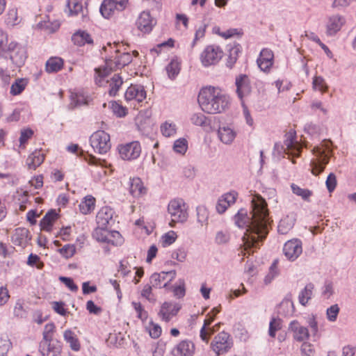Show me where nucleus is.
Masks as SVG:
<instances>
[{
  "mask_svg": "<svg viewBox=\"0 0 356 356\" xmlns=\"http://www.w3.org/2000/svg\"><path fill=\"white\" fill-rule=\"evenodd\" d=\"M252 217L247 211L241 209L234 216L236 225L239 227H246L247 233L243 236L245 250L259 248V243L263 242L268 234V204L259 194L252 198Z\"/></svg>",
  "mask_w": 356,
  "mask_h": 356,
  "instance_id": "obj_1",
  "label": "nucleus"
},
{
  "mask_svg": "<svg viewBox=\"0 0 356 356\" xmlns=\"http://www.w3.org/2000/svg\"><path fill=\"white\" fill-rule=\"evenodd\" d=\"M197 102L202 111L209 114L222 113L230 104L228 95L220 88L211 86L200 90Z\"/></svg>",
  "mask_w": 356,
  "mask_h": 356,
  "instance_id": "obj_2",
  "label": "nucleus"
},
{
  "mask_svg": "<svg viewBox=\"0 0 356 356\" xmlns=\"http://www.w3.org/2000/svg\"><path fill=\"white\" fill-rule=\"evenodd\" d=\"M7 37L0 33V56L7 58L9 56L12 63L18 67H22L27 58L26 50L24 47L16 42H11L7 44Z\"/></svg>",
  "mask_w": 356,
  "mask_h": 356,
  "instance_id": "obj_3",
  "label": "nucleus"
},
{
  "mask_svg": "<svg viewBox=\"0 0 356 356\" xmlns=\"http://www.w3.org/2000/svg\"><path fill=\"white\" fill-rule=\"evenodd\" d=\"M168 211L172 218L169 223L172 227H175L176 222H184L188 218L186 206L181 199L171 200L168 204Z\"/></svg>",
  "mask_w": 356,
  "mask_h": 356,
  "instance_id": "obj_4",
  "label": "nucleus"
},
{
  "mask_svg": "<svg viewBox=\"0 0 356 356\" xmlns=\"http://www.w3.org/2000/svg\"><path fill=\"white\" fill-rule=\"evenodd\" d=\"M90 143L95 152L100 154H106L111 147L110 135L102 130L94 132L90 137Z\"/></svg>",
  "mask_w": 356,
  "mask_h": 356,
  "instance_id": "obj_5",
  "label": "nucleus"
},
{
  "mask_svg": "<svg viewBox=\"0 0 356 356\" xmlns=\"http://www.w3.org/2000/svg\"><path fill=\"white\" fill-rule=\"evenodd\" d=\"M223 56L221 48L216 44L208 45L200 54V60L204 67L217 64Z\"/></svg>",
  "mask_w": 356,
  "mask_h": 356,
  "instance_id": "obj_6",
  "label": "nucleus"
},
{
  "mask_svg": "<svg viewBox=\"0 0 356 356\" xmlns=\"http://www.w3.org/2000/svg\"><path fill=\"white\" fill-rule=\"evenodd\" d=\"M232 346V341L230 335L225 332L218 334L213 339L211 347L212 350L220 355L227 353Z\"/></svg>",
  "mask_w": 356,
  "mask_h": 356,
  "instance_id": "obj_7",
  "label": "nucleus"
},
{
  "mask_svg": "<svg viewBox=\"0 0 356 356\" xmlns=\"http://www.w3.org/2000/svg\"><path fill=\"white\" fill-rule=\"evenodd\" d=\"M313 154L316 156L311 161L312 173L316 176L323 172L326 165L329 162V158L325 152L319 147L313 149Z\"/></svg>",
  "mask_w": 356,
  "mask_h": 356,
  "instance_id": "obj_8",
  "label": "nucleus"
},
{
  "mask_svg": "<svg viewBox=\"0 0 356 356\" xmlns=\"http://www.w3.org/2000/svg\"><path fill=\"white\" fill-rule=\"evenodd\" d=\"M120 157L123 160H134L139 157L141 153V147L138 141H133L124 145H120L118 147Z\"/></svg>",
  "mask_w": 356,
  "mask_h": 356,
  "instance_id": "obj_9",
  "label": "nucleus"
},
{
  "mask_svg": "<svg viewBox=\"0 0 356 356\" xmlns=\"http://www.w3.org/2000/svg\"><path fill=\"white\" fill-rule=\"evenodd\" d=\"M176 275L175 270L161 271L159 273H154L151 275L149 282L154 288H165L175 278Z\"/></svg>",
  "mask_w": 356,
  "mask_h": 356,
  "instance_id": "obj_10",
  "label": "nucleus"
},
{
  "mask_svg": "<svg viewBox=\"0 0 356 356\" xmlns=\"http://www.w3.org/2000/svg\"><path fill=\"white\" fill-rule=\"evenodd\" d=\"M283 252L289 260L295 261L302 252L301 241L297 238L288 241L284 245Z\"/></svg>",
  "mask_w": 356,
  "mask_h": 356,
  "instance_id": "obj_11",
  "label": "nucleus"
},
{
  "mask_svg": "<svg viewBox=\"0 0 356 356\" xmlns=\"http://www.w3.org/2000/svg\"><path fill=\"white\" fill-rule=\"evenodd\" d=\"M156 24V21L147 11L142 12L136 22L137 29L143 33H150Z\"/></svg>",
  "mask_w": 356,
  "mask_h": 356,
  "instance_id": "obj_12",
  "label": "nucleus"
},
{
  "mask_svg": "<svg viewBox=\"0 0 356 356\" xmlns=\"http://www.w3.org/2000/svg\"><path fill=\"white\" fill-rule=\"evenodd\" d=\"M62 350V345L59 341L51 340L42 341L40 343V351L43 356H57Z\"/></svg>",
  "mask_w": 356,
  "mask_h": 356,
  "instance_id": "obj_13",
  "label": "nucleus"
},
{
  "mask_svg": "<svg viewBox=\"0 0 356 356\" xmlns=\"http://www.w3.org/2000/svg\"><path fill=\"white\" fill-rule=\"evenodd\" d=\"M235 84L238 97L242 99L244 96L248 95L252 90L250 79L248 75L241 74L236 77Z\"/></svg>",
  "mask_w": 356,
  "mask_h": 356,
  "instance_id": "obj_14",
  "label": "nucleus"
},
{
  "mask_svg": "<svg viewBox=\"0 0 356 356\" xmlns=\"http://www.w3.org/2000/svg\"><path fill=\"white\" fill-rule=\"evenodd\" d=\"M346 19L340 15H333L328 17L326 24V34L333 36L339 32L345 24Z\"/></svg>",
  "mask_w": 356,
  "mask_h": 356,
  "instance_id": "obj_15",
  "label": "nucleus"
},
{
  "mask_svg": "<svg viewBox=\"0 0 356 356\" xmlns=\"http://www.w3.org/2000/svg\"><path fill=\"white\" fill-rule=\"evenodd\" d=\"M132 61L131 55L129 53H123L120 56H116L113 59L108 58L106 59V65L110 70L121 69L129 65Z\"/></svg>",
  "mask_w": 356,
  "mask_h": 356,
  "instance_id": "obj_16",
  "label": "nucleus"
},
{
  "mask_svg": "<svg viewBox=\"0 0 356 356\" xmlns=\"http://www.w3.org/2000/svg\"><path fill=\"white\" fill-rule=\"evenodd\" d=\"M274 54L269 49H263L260 52L257 63L263 72H268L273 65Z\"/></svg>",
  "mask_w": 356,
  "mask_h": 356,
  "instance_id": "obj_17",
  "label": "nucleus"
},
{
  "mask_svg": "<svg viewBox=\"0 0 356 356\" xmlns=\"http://www.w3.org/2000/svg\"><path fill=\"white\" fill-rule=\"evenodd\" d=\"M124 98L127 101L136 100L143 102L146 98V91L140 85H131L126 90Z\"/></svg>",
  "mask_w": 356,
  "mask_h": 356,
  "instance_id": "obj_18",
  "label": "nucleus"
},
{
  "mask_svg": "<svg viewBox=\"0 0 356 356\" xmlns=\"http://www.w3.org/2000/svg\"><path fill=\"white\" fill-rule=\"evenodd\" d=\"M31 239L30 232L24 227L17 228L11 237V241L14 245L23 248L26 246Z\"/></svg>",
  "mask_w": 356,
  "mask_h": 356,
  "instance_id": "obj_19",
  "label": "nucleus"
},
{
  "mask_svg": "<svg viewBox=\"0 0 356 356\" xmlns=\"http://www.w3.org/2000/svg\"><path fill=\"white\" fill-rule=\"evenodd\" d=\"M289 330L293 332V339L299 342L304 341L309 337L308 329L301 325L297 321H293L290 323Z\"/></svg>",
  "mask_w": 356,
  "mask_h": 356,
  "instance_id": "obj_20",
  "label": "nucleus"
},
{
  "mask_svg": "<svg viewBox=\"0 0 356 356\" xmlns=\"http://www.w3.org/2000/svg\"><path fill=\"white\" fill-rule=\"evenodd\" d=\"M195 353V345L189 340H183L172 350L174 356H193Z\"/></svg>",
  "mask_w": 356,
  "mask_h": 356,
  "instance_id": "obj_21",
  "label": "nucleus"
},
{
  "mask_svg": "<svg viewBox=\"0 0 356 356\" xmlns=\"http://www.w3.org/2000/svg\"><path fill=\"white\" fill-rule=\"evenodd\" d=\"M58 217V214L55 209L48 211L40 222L41 230L50 232L52 230L54 222Z\"/></svg>",
  "mask_w": 356,
  "mask_h": 356,
  "instance_id": "obj_22",
  "label": "nucleus"
},
{
  "mask_svg": "<svg viewBox=\"0 0 356 356\" xmlns=\"http://www.w3.org/2000/svg\"><path fill=\"white\" fill-rule=\"evenodd\" d=\"M92 237L99 242L111 243L113 245H118L119 241L114 242L109 238V231L107 227L98 226L92 232Z\"/></svg>",
  "mask_w": 356,
  "mask_h": 356,
  "instance_id": "obj_23",
  "label": "nucleus"
},
{
  "mask_svg": "<svg viewBox=\"0 0 356 356\" xmlns=\"http://www.w3.org/2000/svg\"><path fill=\"white\" fill-rule=\"evenodd\" d=\"M44 160V154L41 149H36L29 155L26 163L30 170H35Z\"/></svg>",
  "mask_w": 356,
  "mask_h": 356,
  "instance_id": "obj_24",
  "label": "nucleus"
},
{
  "mask_svg": "<svg viewBox=\"0 0 356 356\" xmlns=\"http://www.w3.org/2000/svg\"><path fill=\"white\" fill-rule=\"evenodd\" d=\"M113 210L109 207H103L97 213L96 220L98 226L107 227L110 221L113 220Z\"/></svg>",
  "mask_w": 356,
  "mask_h": 356,
  "instance_id": "obj_25",
  "label": "nucleus"
},
{
  "mask_svg": "<svg viewBox=\"0 0 356 356\" xmlns=\"http://www.w3.org/2000/svg\"><path fill=\"white\" fill-rule=\"evenodd\" d=\"M295 222V214L287 215L280 221L277 227L278 232L281 234H286L293 227Z\"/></svg>",
  "mask_w": 356,
  "mask_h": 356,
  "instance_id": "obj_26",
  "label": "nucleus"
},
{
  "mask_svg": "<svg viewBox=\"0 0 356 356\" xmlns=\"http://www.w3.org/2000/svg\"><path fill=\"white\" fill-rule=\"evenodd\" d=\"M129 193L135 197H140L146 193V188L139 177H134L130 179Z\"/></svg>",
  "mask_w": 356,
  "mask_h": 356,
  "instance_id": "obj_27",
  "label": "nucleus"
},
{
  "mask_svg": "<svg viewBox=\"0 0 356 356\" xmlns=\"http://www.w3.org/2000/svg\"><path fill=\"white\" fill-rule=\"evenodd\" d=\"M218 137L224 144H231L236 137V132L229 127H220Z\"/></svg>",
  "mask_w": 356,
  "mask_h": 356,
  "instance_id": "obj_28",
  "label": "nucleus"
},
{
  "mask_svg": "<svg viewBox=\"0 0 356 356\" xmlns=\"http://www.w3.org/2000/svg\"><path fill=\"white\" fill-rule=\"evenodd\" d=\"M72 40L74 44L78 46H83L86 44H92L93 40L91 35L85 31H78L72 36Z\"/></svg>",
  "mask_w": 356,
  "mask_h": 356,
  "instance_id": "obj_29",
  "label": "nucleus"
},
{
  "mask_svg": "<svg viewBox=\"0 0 356 356\" xmlns=\"http://www.w3.org/2000/svg\"><path fill=\"white\" fill-rule=\"evenodd\" d=\"M115 10L118 11V8L113 0H104L99 8L102 16L107 19L113 15Z\"/></svg>",
  "mask_w": 356,
  "mask_h": 356,
  "instance_id": "obj_30",
  "label": "nucleus"
},
{
  "mask_svg": "<svg viewBox=\"0 0 356 356\" xmlns=\"http://www.w3.org/2000/svg\"><path fill=\"white\" fill-rule=\"evenodd\" d=\"M63 337L65 341L70 344L72 350L79 351L81 348V345L79 339L76 334L71 330H66L64 332Z\"/></svg>",
  "mask_w": 356,
  "mask_h": 356,
  "instance_id": "obj_31",
  "label": "nucleus"
},
{
  "mask_svg": "<svg viewBox=\"0 0 356 356\" xmlns=\"http://www.w3.org/2000/svg\"><path fill=\"white\" fill-rule=\"evenodd\" d=\"M314 289V285L312 282L307 284L305 286V287L300 292L298 296V300L300 304L303 306H306L309 300L312 297Z\"/></svg>",
  "mask_w": 356,
  "mask_h": 356,
  "instance_id": "obj_32",
  "label": "nucleus"
},
{
  "mask_svg": "<svg viewBox=\"0 0 356 356\" xmlns=\"http://www.w3.org/2000/svg\"><path fill=\"white\" fill-rule=\"evenodd\" d=\"M191 122L195 126L203 128L210 127L211 120L202 113H195L191 116Z\"/></svg>",
  "mask_w": 356,
  "mask_h": 356,
  "instance_id": "obj_33",
  "label": "nucleus"
},
{
  "mask_svg": "<svg viewBox=\"0 0 356 356\" xmlns=\"http://www.w3.org/2000/svg\"><path fill=\"white\" fill-rule=\"evenodd\" d=\"M95 198L92 195H87L79 204V210L83 214L90 213L94 210Z\"/></svg>",
  "mask_w": 356,
  "mask_h": 356,
  "instance_id": "obj_34",
  "label": "nucleus"
},
{
  "mask_svg": "<svg viewBox=\"0 0 356 356\" xmlns=\"http://www.w3.org/2000/svg\"><path fill=\"white\" fill-rule=\"evenodd\" d=\"M63 60L60 58H50L46 63V71L49 73L57 72L62 69Z\"/></svg>",
  "mask_w": 356,
  "mask_h": 356,
  "instance_id": "obj_35",
  "label": "nucleus"
},
{
  "mask_svg": "<svg viewBox=\"0 0 356 356\" xmlns=\"http://www.w3.org/2000/svg\"><path fill=\"white\" fill-rule=\"evenodd\" d=\"M28 80L26 79H16L15 82L11 85L10 93L13 96L21 94L26 88Z\"/></svg>",
  "mask_w": 356,
  "mask_h": 356,
  "instance_id": "obj_36",
  "label": "nucleus"
},
{
  "mask_svg": "<svg viewBox=\"0 0 356 356\" xmlns=\"http://www.w3.org/2000/svg\"><path fill=\"white\" fill-rule=\"evenodd\" d=\"M168 77L173 80L179 74L181 67L180 63L175 59H172L165 67Z\"/></svg>",
  "mask_w": 356,
  "mask_h": 356,
  "instance_id": "obj_37",
  "label": "nucleus"
},
{
  "mask_svg": "<svg viewBox=\"0 0 356 356\" xmlns=\"http://www.w3.org/2000/svg\"><path fill=\"white\" fill-rule=\"evenodd\" d=\"M229 54L227 59L226 65L227 67L232 68L234 63L236 62L240 51V45L237 44L232 47L229 49Z\"/></svg>",
  "mask_w": 356,
  "mask_h": 356,
  "instance_id": "obj_38",
  "label": "nucleus"
},
{
  "mask_svg": "<svg viewBox=\"0 0 356 356\" xmlns=\"http://www.w3.org/2000/svg\"><path fill=\"white\" fill-rule=\"evenodd\" d=\"M123 81L119 74H114L110 82V90L108 93L111 96H115Z\"/></svg>",
  "mask_w": 356,
  "mask_h": 356,
  "instance_id": "obj_39",
  "label": "nucleus"
},
{
  "mask_svg": "<svg viewBox=\"0 0 356 356\" xmlns=\"http://www.w3.org/2000/svg\"><path fill=\"white\" fill-rule=\"evenodd\" d=\"M72 101L74 104L75 106H81L88 105L90 99L88 95L77 92L72 96Z\"/></svg>",
  "mask_w": 356,
  "mask_h": 356,
  "instance_id": "obj_40",
  "label": "nucleus"
},
{
  "mask_svg": "<svg viewBox=\"0 0 356 356\" xmlns=\"http://www.w3.org/2000/svg\"><path fill=\"white\" fill-rule=\"evenodd\" d=\"M280 306L281 309L284 307L286 308V311L284 312V315H289L293 314L295 311V307L293 302L292 301V295L291 293L288 294L286 297L282 301Z\"/></svg>",
  "mask_w": 356,
  "mask_h": 356,
  "instance_id": "obj_41",
  "label": "nucleus"
},
{
  "mask_svg": "<svg viewBox=\"0 0 356 356\" xmlns=\"http://www.w3.org/2000/svg\"><path fill=\"white\" fill-rule=\"evenodd\" d=\"M291 188L294 194L300 196L306 201L309 200V197L312 195V192L309 189L302 188L295 184H292Z\"/></svg>",
  "mask_w": 356,
  "mask_h": 356,
  "instance_id": "obj_42",
  "label": "nucleus"
},
{
  "mask_svg": "<svg viewBox=\"0 0 356 356\" xmlns=\"http://www.w3.org/2000/svg\"><path fill=\"white\" fill-rule=\"evenodd\" d=\"M67 8L69 10L70 15H76L82 10L83 6L79 0H67Z\"/></svg>",
  "mask_w": 356,
  "mask_h": 356,
  "instance_id": "obj_43",
  "label": "nucleus"
},
{
  "mask_svg": "<svg viewBox=\"0 0 356 356\" xmlns=\"http://www.w3.org/2000/svg\"><path fill=\"white\" fill-rule=\"evenodd\" d=\"M282 329V320L273 318L269 324L268 334L271 337H275L276 332Z\"/></svg>",
  "mask_w": 356,
  "mask_h": 356,
  "instance_id": "obj_44",
  "label": "nucleus"
},
{
  "mask_svg": "<svg viewBox=\"0 0 356 356\" xmlns=\"http://www.w3.org/2000/svg\"><path fill=\"white\" fill-rule=\"evenodd\" d=\"M169 305L168 302H165L161 305V309L158 314L160 318L165 322H169L172 318L174 316L173 315H171L170 312H168L169 310Z\"/></svg>",
  "mask_w": 356,
  "mask_h": 356,
  "instance_id": "obj_45",
  "label": "nucleus"
},
{
  "mask_svg": "<svg viewBox=\"0 0 356 356\" xmlns=\"http://www.w3.org/2000/svg\"><path fill=\"white\" fill-rule=\"evenodd\" d=\"M188 148V142L185 138H179L175 140L173 149L178 153L184 154Z\"/></svg>",
  "mask_w": 356,
  "mask_h": 356,
  "instance_id": "obj_46",
  "label": "nucleus"
},
{
  "mask_svg": "<svg viewBox=\"0 0 356 356\" xmlns=\"http://www.w3.org/2000/svg\"><path fill=\"white\" fill-rule=\"evenodd\" d=\"M277 264L278 261L275 260L271 264L269 268L268 274L265 277L264 282L267 284L271 282V281L274 279L275 276L277 275Z\"/></svg>",
  "mask_w": 356,
  "mask_h": 356,
  "instance_id": "obj_47",
  "label": "nucleus"
},
{
  "mask_svg": "<svg viewBox=\"0 0 356 356\" xmlns=\"http://www.w3.org/2000/svg\"><path fill=\"white\" fill-rule=\"evenodd\" d=\"M339 310L340 309L337 304L332 305L328 307L326 311L327 318L328 321L334 322L337 318Z\"/></svg>",
  "mask_w": 356,
  "mask_h": 356,
  "instance_id": "obj_48",
  "label": "nucleus"
},
{
  "mask_svg": "<svg viewBox=\"0 0 356 356\" xmlns=\"http://www.w3.org/2000/svg\"><path fill=\"white\" fill-rule=\"evenodd\" d=\"M161 131L165 137L172 136L176 133L175 124L165 122L161 126Z\"/></svg>",
  "mask_w": 356,
  "mask_h": 356,
  "instance_id": "obj_49",
  "label": "nucleus"
},
{
  "mask_svg": "<svg viewBox=\"0 0 356 356\" xmlns=\"http://www.w3.org/2000/svg\"><path fill=\"white\" fill-rule=\"evenodd\" d=\"M58 251L63 257L68 259L74 254L76 248L73 245L67 244L65 245L62 248L59 249Z\"/></svg>",
  "mask_w": 356,
  "mask_h": 356,
  "instance_id": "obj_50",
  "label": "nucleus"
},
{
  "mask_svg": "<svg viewBox=\"0 0 356 356\" xmlns=\"http://www.w3.org/2000/svg\"><path fill=\"white\" fill-rule=\"evenodd\" d=\"M111 108L113 112L120 118L124 117L127 113L126 107L122 106L116 102H111Z\"/></svg>",
  "mask_w": 356,
  "mask_h": 356,
  "instance_id": "obj_51",
  "label": "nucleus"
},
{
  "mask_svg": "<svg viewBox=\"0 0 356 356\" xmlns=\"http://www.w3.org/2000/svg\"><path fill=\"white\" fill-rule=\"evenodd\" d=\"M132 306L137 312L138 318L142 321H145L147 318V312L144 309L142 305L139 302H132Z\"/></svg>",
  "mask_w": 356,
  "mask_h": 356,
  "instance_id": "obj_52",
  "label": "nucleus"
},
{
  "mask_svg": "<svg viewBox=\"0 0 356 356\" xmlns=\"http://www.w3.org/2000/svg\"><path fill=\"white\" fill-rule=\"evenodd\" d=\"M55 330V325L53 323L45 325L42 333V341H48L52 339V334Z\"/></svg>",
  "mask_w": 356,
  "mask_h": 356,
  "instance_id": "obj_53",
  "label": "nucleus"
},
{
  "mask_svg": "<svg viewBox=\"0 0 356 356\" xmlns=\"http://www.w3.org/2000/svg\"><path fill=\"white\" fill-rule=\"evenodd\" d=\"M197 220L202 225L207 220L208 218V211L207 208L204 206H198L197 207Z\"/></svg>",
  "mask_w": 356,
  "mask_h": 356,
  "instance_id": "obj_54",
  "label": "nucleus"
},
{
  "mask_svg": "<svg viewBox=\"0 0 356 356\" xmlns=\"http://www.w3.org/2000/svg\"><path fill=\"white\" fill-rule=\"evenodd\" d=\"M177 238V234L174 231L168 232L162 236L163 246L172 244Z\"/></svg>",
  "mask_w": 356,
  "mask_h": 356,
  "instance_id": "obj_55",
  "label": "nucleus"
},
{
  "mask_svg": "<svg viewBox=\"0 0 356 356\" xmlns=\"http://www.w3.org/2000/svg\"><path fill=\"white\" fill-rule=\"evenodd\" d=\"M230 239V236L227 232H223L220 231L217 232L216 236V243L218 245L226 244L229 242Z\"/></svg>",
  "mask_w": 356,
  "mask_h": 356,
  "instance_id": "obj_56",
  "label": "nucleus"
},
{
  "mask_svg": "<svg viewBox=\"0 0 356 356\" xmlns=\"http://www.w3.org/2000/svg\"><path fill=\"white\" fill-rule=\"evenodd\" d=\"M326 187L330 193L334 191L337 186V178L334 173H330L325 181Z\"/></svg>",
  "mask_w": 356,
  "mask_h": 356,
  "instance_id": "obj_57",
  "label": "nucleus"
},
{
  "mask_svg": "<svg viewBox=\"0 0 356 356\" xmlns=\"http://www.w3.org/2000/svg\"><path fill=\"white\" fill-rule=\"evenodd\" d=\"M59 280L63 283L70 291L75 292L78 290V286L70 277L60 276Z\"/></svg>",
  "mask_w": 356,
  "mask_h": 356,
  "instance_id": "obj_58",
  "label": "nucleus"
},
{
  "mask_svg": "<svg viewBox=\"0 0 356 356\" xmlns=\"http://www.w3.org/2000/svg\"><path fill=\"white\" fill-rule=\"evenodd\" d=\"M14 315L18 318H24L26 315V312L24 309L23 304L18 300L14 307Z\"/></svg>",
  "mask_w": 356,
  "mask_h": 356,
  "instance_id": "obj_59",
  "label": "nucleus"
},
{
  "mask_svg": "<svg viewBox=\"0 0 356 356\" xmlns=\"http://www.w3.org/2000/svg\"><path fill=\"white\" fill-rule=\"evenodd\" d=\"M33 135V131L31 129H23L21 131L19 143L20 145L25 144L29 139Z\"/></svg>",
  "mask_w": 356,
  "mask_h": 356,
  "instance_id": "obj_60",
  "label": "nucleus"
},
{
  "mask_svg": "<svg viewBox=\"0 0 356 356\" xmlns=\"http://www.w3.org/2000/svg\"><path fill=\"white\" fill-rule=\"evenodd\" d=\"M86 309L90 314L96 315L99 314L102 311V309L97 306L92 300H88L86 302Z\"/></svg>",
  "mask_w": 356,
  "mask_h": 356,
  "instance_id": "obj_61",
  "label": "nucleus"
},
{
  "mask_svg": "<svg viewBox=\"0 0 356 356\" xmlns=\"http://www.w3.org/2000/svg\"><path fill=\"white\" fill-rule=\"evenodd\" d=\"M313 87L320 91H325V81L321 76H315L313 80Z\"/></svg>",
  "mask_w": 356,
  "mask_h": 356,
  "instance_id": "obj_62",
  "label": "nucleus"
},
{
  "mask_svg": "<svg viewBox=\"0 0 356 356\" xmlns=\"http://www.w3.org/2000/svg\"><path fill=\"white\" fill-rule=\"evenodd\" d=\"M301 352L302 356H312L314 353L313 345L304 342L301 346Z\"/></svg>",
  "mask_w": 356,
  "mask_h": 356,
  "instance_id": "obj_63",
  "label": "nucleus"
},
{
  "mask_svg": "<svg viewBox=\"0 0 356 356\" xmlns=\"http://www.w3.org/2000/svg\"><path fill=\"white\" fill-rule=\"evenodd\" d=\"M334 293L333 291V284L330 281H326L325 282L323 290V295L326 296L327 298H329Z\"/></svg>",
  "mask_w": 356,
  "mask_h": 356,
  "instance_id": "obj_64",
  "label": "nucleus"
}]
</instances>
